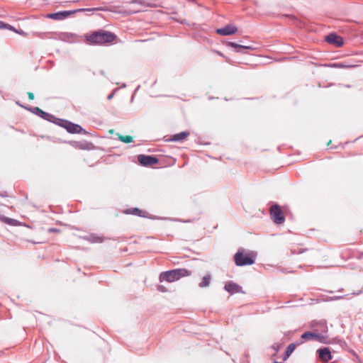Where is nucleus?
I'll use <instances>...</instances> for the list:
<instances>
[{
    "instance_id": "f257e3e1",
    "label": "nucleus",
    "mask_w": 363,
    "mask_h": 363,
    "mask_svg": "<svg viewBox=\"0 0 363 363\" xmlns=\"http://www.w3.org/2000/svg\"><path fill=\"white\" fill-rule=\"evenodd\" d=\"M116 35L104 30L95 31L86 36V41L90 45H104L114 41Z\"/></svg>"
},
{
    "instance_id": "f03ea898",
    "label": "nucleus",
    "mask_w": 363,
    "mask_h": 363,
    "mask_svg": "<svg viewBox=\"0 0 363 363\" xmlns=\"http://www.w3.org/2000/svg\"><path fill=\"white\" fill-rule=\"evenodd\" d=\"M189 275L190 272L186 269H176L162 272L160 274V281L161 282L166 281L171 283Z\"/></svg>"
},
{
    "instance_id": "7ed1b4c3",
    "label": "nucleus",
    "mask_w": 363,
    "mask_h": 363,
    "mask_svg": "<svg viewBox=\"0 0 363 363\" xmlns=\"http://www.w3.org/2000/svg\"><path fill=\"white\" fill-rule=\"evenodd\" d=\"M99 8H93V9H76V10H72V11H59L57 13H48L46 15L43 16V18L41 21H45L47 18H50L53 21H63L69 16L80 11H99Z\"/></svg>"
},
{
    "instance_id": "20e7f679",
    "label": "nucleus",
    "mask_w": 363,
    "mask_h": 363,
    "mask_svg": "<svg viewBox=\"0 0 363 363\" xmlns=\"http://www.w3.org/2000/svg\"><path fill=\"white\" fill-rule=\"evenodd\" d=\"M57 124L65 128L68 133L72 134L86 133V131L79 125L73 123L69 121L59 119V122H57Z\"/></svg>"
},
{
    "instance_id": "39448f33",
    "label": "nucleus",
    "mask_w": 363,
    "mask_h": 363,
    "mask_svg": "<svg viewBox=\"0 0 363 363\" xmlns=\"http://www.w3.org/2000/svg\"><path fill=\"white\" fill-rule=\"evenodd\" d=\"M270 216L276 224H282L285 221V217L278 204H274L270 208Z\"/></svg>"
},
{
    "instance_id": "423d86ee",
    "label": "nucleus",
    "mask_w": 363,
    "mask_h": 363,
    "mask_svg": "<svg viewBox=\"0 0 363 363\" xmlns=\"http://www.w3.org/2000/svg\"><path fill=\"white\" fill-rule=\"evenodd\" d=\"M234 260L237 266L251 265L255 262V257L244 255L242 252L239 250L235 255Z\"/></svg>"
},
{
    "instance_id": "0eeeda50",
    "label": "nucleus",
    "mask_w": 363,
    "mask_h": 363,
    "mask_svg": "<svg viewBox=\"0 0 363 363\" xmlns=\"http://www.w3.org/2000/svg\"><path fill=\"white\" fill-rule=\"evenodd\" d=\"M139 163L145 167L156 164L158 162V159L152 155H140L138 156Z\"/></svg>"
},
{
    "instance_id": "6e6552de",
    "label": "nucleus",
    "mask_w": 363,
    "mask_h": 363,
    "mask_svg": "<svg viewBox=\"0 0 363 363\" xmlns=\"http://www.w3.org/2000/svg\"><path fill=\"white\" fill-rule=\"evenodd\" d=\"M237 30L238 28L234 25L227 24V26L223 28L216 29V32L220 35H230L236 33Z\"/></svg>"
},
{
    "instance_id": "1a4fd4ad",
    "label": "nucleus",
    "mask_w": 363,
    "mask_h": 363,
    "mask_svg": "<svg viewBox=\"0 0 363 363\" xmlns=\"http://www.w3.org/2000/svg\"><path fill=\"white\" fill-rule=\"evenodd\" d=\"M326 41L328 43L333 44L336 45L337 47H341L343 45V40L342 38L336 35L335 33H330L325 38Z\"/></svg>"
},
{
    "instance_id": "9d476101",
    "label": "nucleus",
    "mask_w": 363,
    "mask_h": 363,
    "mask_svg": "<svg viewBox=\"0 0 363 363\" xmlns=\"http://www.w3.org/2000/svg\"><path fill=\"white\" fill-rule=\"evenodd\" d=\"M317 352L318 353L319 358L323 362H328L329 360L332 359L330 351L328 347L319 349Z\"/></svg>"
},
{
    "instance_id": "9b49d317",
    "label": "nucleus",
    "mask_w": 363,
    "mask_h": 363,
    "mask_svg": "<svg viewBox=\"0 0 363 363\" xmlns=\"http://www.w3.org/2000/svg\"><path fill=\"white\" fill-rule=\"evenodd\" d=\"M224 289L231 294L242 291L241 286H240L238 284L233 281H229L227 284H225Z\"/></svg>"
},
{
    "instance_id": "f8f14e48",
    "label": "nucleus",
    "mask_w": 363,
    "mask_h": 363,
    "mask_svg": "<svg viewBox=\"0 0 363 363\" xmlns=\"http://www.w3.org/2000/svg\"><path fill=\"white\" fill-rule=\"evenodd\" d=\"M159 0H133L132 2L147 7H157L160 6Z\"/></svg>"
},
{
    "instance_id": "ddd939ff",
    "label": "nucleus",
    "mask_w": 363,
    "mask_h": 363,
    "mask_svg": "<svg viewBox=\"0 0 363 363\" xmlns=\"http://www.w3.org/2000/svg\"><path fill=\"white\" fill-rule=\"evenodd\" d=\"M189 135V132L183 131L179 133L174 134L169 139V141L182 142L184 141Z\"/></svg>"
},
{
    "instance_id": "4468645a",
    "label": "nucleus",
    "mask_w": 363,
    "mask_h": 363,
    "mask_svg": "<svg viewBox=\"0 0 363 363\" xmlns=\"http://www.w3.org/2000/svg\"><path fill=\"white\" fill-rule=\"evenodd\" d=\"M228 45L229 47L235 48V51L238 52H243L244 50H252L253 49V48L252 46L242 45H240V44H238L234 42H228Z\"/></svg>"
},
{
    "instance_id": "2eb2a0df",
    "label": "nucleus",
    "mask_w": 363,
    "mask_h": 363,
    "mask_svg": "<svg viewBox=\"0 0 363 363\" xmlns=\"http://www.w3.org/2000/svg\"><path fill=\"white\" fill-rule=\"evenodd\" d=\"M301 338L305 340H309L312 339H319L320 335L318 333L313 332H306L301 335Z\"/></svg>"
},
{
    "instance_id": "dca6fc26",
    "label": "nucleus",
    "mask_w": 363,
    "mask_h": 363,
    "mask_svg": "<svg viewBox=\"0 0 363 363\" xmlns=\"http://www.w3.org/2000/svg\"><path fill=\"white\" fill-rule=\"evenodd\" d=\"M296 345L295 343H291L290 345H288V347H286V352H285L284 357L283 358V359L284 361H286L289 357V356L291 354V353L296 349Z\"/></svg>"
},
{
    "instance_id": "f3484780",
    "label": "nucleus",
    "mask_w": 363,
    "mask_h": 363,
    "mask_svg": "<svg viewBox=\"0 0 363 363\" xmlns=\"http://www.w3.org/2000/svg\"><path fill=\"white\" fill-rule=\"evenodd\" d=\"M39 116L46 121L57 123V122H55V121L57 119L53 115L45 112L43 111L41 113V114L39 115Z\"/></svg>"
},
{
    "instance_id": "a211bd4d",
    "label": "nucleus",
    "mask_w": 363,
    "mask_h": 363,
    "mask_svg": "<svg viewBox=\"0 0 363 363\" xmlns=\"http://www.w3.org/2000/svg\"><path fill=\"white\" fill-rule=\"evenodd\" d=\"M211 279V276L210 274L205 275L202 279V281L199 283V286L201 288L209 286Z\"/></svg>"
},
{
    "instance_id": "6ab92c4d",
    "label": "nucleus",
    "mask_w": 363,
    "mask_h": 363,
    "mask_svg": "<svg viewBox=\"0 0 363 363\" xmlns=\"http://www.w3.org/2000/svg\"><path fill=\"white\" fill-rule=\"evenodd\" d=\"M86 239L92 243L102 242L103 238L101 237L90 235L86 238Z\"/></svg>"
},
{
    "instance_id": "aec40b11",
    "label": "nucleus",
    "mask_w": 363,
    "mask_h": 363,
    "mask_svg": "<svg viewBox=\"0 0 363 363\" xmlns=\"http://www.w3.org/2000/svg\"><path fill=\"white\" fill-rule=\"evenodd\" d=\"M0 220L3 222L11 225H16L17 223V220L13 218H9L4 216H0Z\"/></svg>"
},
{
    "instance_id": "412c9836",
    "label": "nucleus",
    "mask_w": 363,
    "mask_h": 363,
    "mask_svg": "<svg viewBox=\"0 0 363 363\" xmlns=\"http://www.w3.org/2000/svg\"><path fill=\"white\" fill-rule=\"evenodd\" d=\"M0 29H9L10 30H13L15 31L16 33H18V34H23L24 35V32L23 31H20L18 30H16L12 26H11L10 24H0Z\"/></svg>"
},
{
    "instance_id": "4be33fe9",
    "label": "nucleus",
    "mask_w": 363,
    "mask_h": 363,
    "mask_svg": "<svg viewBox=\"0 0 363 363\" xmlns=\"http://www.w3.org/2000/svg\"><path fill=\"white\" fill-rule=\"evenodd\" d=\"M117 135L118 136V139L125 143H130L133 142V138L130 135L123 136L120 134H117Z\"/></svg>"
},
{
    "instance_id": "5701e85b",
    "label": "nucleus",
    "mask_w": 363,
    "mask_h": 363,
    "mask_svg": "<svg viewBox=\"0 0 363 363\" xmlns=\"http://www.w3.org/2000/svg\"><path fill=\"white\" fill-rule=\"evenodd\" d=\"M28 110L31 111L33 113H34L35 114L39 116L40 114H41V113L43 112V110H41L40 108L38 107H34V108H28Z\"/></svg>"
},
{
    "instance_id": "b1692460",
    "label": "nucleus",
    "mask_w": 363,
    "mask_h": 363,
    "mask_svg": "<svg viewBox=\"0 0 363 363\" xmlns=\"http://www.w3.org/2000/svg\"><path fill=\"white\" fill-rule=\"evenodd\" d=\"M333 67H341V68H347V67H354V65H343L342 63H340V64H333L332 65Z\"/></svg>"
},
{
    "instance_id": "393cba45",
    "label": "nucleus",
    "mask_w": 363,
    "mask_h": 363,
    "mask_svg": "<svg viewBox=\"0 0 363 363\" xmlns=\"http://www.w3.org/2000/svg\"><path fill=\"white\" fill-rule=\"evenodd\" d=\"M284 18H287L289 21H295L296 17L294 16H282L281 17V20H285Z\"/></svg>"
},
{
    "instance_id": "a878e982",
    "label": "nucleus",
    "mask_w": 363,
    "mask_h": 363,
    "mask_svg": "<svg viewBox=\"0 0 363 363\" xmlns=\"http://www.w3.org/2000/svg\"><path fill=\"white\" fill-rule=\"evenodd\" d=\"M157 290L160 291H162V292H166L167 291V289L162 285H158L157 286Z\"/></svg>"
},
{
    "instance_id": "bb28decb",
    "label": "nucleus",
    "mask_w": 363,
    "mask_h": 363,
    "mask_svg": "<svg viewBox=\"0 0 363 363\" xmlns=\"http://www.w3.org/2000/svg\"><path fill=\"white\" fill-rule=\"evenodd\" d=\"M28 96L30 100L34 99V94L32 92H28Z\"/></svg>"
},
{
    "instance_id": "cd10ccee",
    "label": "nucleus",
    "mask_w": 363,
    "mask_h": 363,
    "mask_svg": "<svg viewBox=\"0 0 363 363\" xmlns=\"http://www.w3.org/2000/svg\"><path fill=\"white\" fill-rule=\"evenodd\" d=\"M133 213H134L135 214H138V215L140 216V215L139 214V213H140V212H141V211H140V210H139L138 208H134V209L133 210Z\"/></svg>"
},
{
    "instance_id": "c85d7f7f",
    "label": "nucleus",
    "mask_w": 363,
    "mask_h": 363,
    "mask_svg": "<svg viewBox=\"0 0 363 363\" xmlns=\"http://www.w3.org/2000/svg\"><path fill=\"white\" fill-rule=\"evenodd\" d=\"M49 232H59V230L57 228H50L48 230Z\"/></svg>"
},
{
    "instance_id": "c756f323",
    "label": "nucleus",
    "mask_w": 363,
    "mask_h": 363,
    "mask_svg": "<svg viewBox=\"0 0 363 363\" xmlns=\"http://www.w3.org/2000/svg\"><path fill=\"white\" fill-rule=\"evenodd\" d=\"M342 298V296H334L332 298V300H337V299H340Z\"/></svg>"
},
{
    "instance_id": "7c9ffc66",
    "label": "nucleus",
    "mask_w": 363,
    "mask_h": 363,
    "mask_svg": "<svg viewBox=\"0 0 363 363\" xmlns=\"http://www.w3.org/2000/svg\"><path fill=\"white\" fill-rule=\"evenodd\" d=\"M113 93H112V94H109V95L108 96L107 99H108V100H110V99H112V97H113Z\"/></svg>"
},
{
    "instance_id": "2f4dec72",
    "label": "nucleus",
    "mask_w": 363,
    "mask_h": 363,
    "mask_svg": "<svg viewBox=\"0 0 363 363\" xmlns=\"http://www.w3.org/2000/svg\"><path fill=\"white\" fill-rule=\"evenodd\" d=\"M361 293H362V291H358V292H353V293H352V294H354V295H359V294H360Z\"/></svg>"
},
{
    "instance_id": "473e14b6",
    "label": "nucleus",
    "mask_w": 363,
    "mask_h": 363,
    "mask_svg": "<svg viewBox=\"0 0 363 363\" xmlns=\"http://www.w3.org/2000/svg\"><path fill=\"white\" fill-rule=\"evenodd\" d=\"M173 18V19H174V20H176V21H178V22H180V21H179V19H177V18Z\"/></svg>"
},
{
    "instance_id": "72a5a7b5",
    "label": "nucleus",
    "mask_w": 363,
    "mask_h": 363,
    "mask_svg": "<svg viewBox=\"0 0 363 363\" xmlns=\"http://www.w3.org/2000/svg\"><path fill=\"white\" fill-rule=\"evenodd\" d=\"M330 363H335V362H330Z\"/></svg>"
},
{
    "instance_id": "f704fd0d",
    "label": "nucleus",
    "mask_w": 363,
    "mask_h": 363,
    "mask_svg": "<svg viewBox=\"0 0 363 363\" xmlns=\"http://www.w3.org/2000/svg\"><path fill=\"white\" fill-rule=\"evenodd\" d=\"M0 23H3L2 21H0Z\"/></svg>"
}]
</instances>
